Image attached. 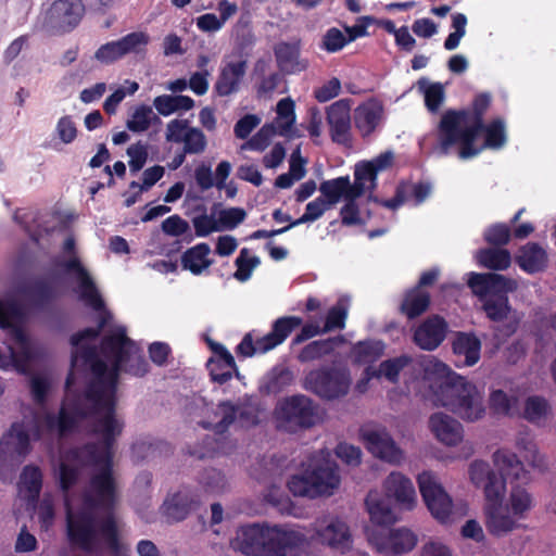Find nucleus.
<instances>
[{"label":"nucleus","instance_id":"obj_58","mask_svg":"<svg viewBox=\"0 0 556 556\" xmlns=\"http://www.w3.org/2000/svg\"><path fill=\"white\" fill-rule=\"evenodd\" d=\"M400 185L404 188L406 201L413 199L415 205H420L431 193V185L429 182L402 181Z\"/></svg>","mask_w":556,"mask_h":556},{"label":"nucleus","instance_id":"obj_59","mask_svg":"<svg viewBox=\"0 0 556 556\" xmlns=\"http://www.w3.org/2000/svg\"><path fill=\"white\" fill-rule=\"evenodd\" d=\"M80 478V468L62 462L59 466V486L67 494L74 488Z\"/></svg>","mask_w":556,"mask_h":556},{"label":"nucleus","instance_id":"obj_39","mask_svg":"<svg viewBox=\"0 0 556 556\" xmlns=\"http://www.w3.org/2000/svg\"><path fill=\"white\" fill-rule=\"evenodd\" d=\"M319 191L321 193L320 197L324 198V201L330 207L339 203L342 198L344 200L348 199V197L355 198L349 176L324 180L319 185Z\"/></svg>","mask_w":556,"mask_h":556},{"label":"nucleus","instance_id":"obj_57","mask_svg":"<svg viewBox=\"0 0 556 556\" xmlns=\"http://www.w3.org/2000/svg\"><path fill=\"white\" fill-rule=\"evenodd\" d=\"M275 135H278V128L273 124H265L255 135L245 141V149L263 151L269 146Z\"/></svg>","mask_w":556,"mask_h":556},{"label":"nucleus","instance_id":"obj_38","mask_svg":"<svg viewBox=\"0 0 556 556\" xmlns=\"http://www.w3.org/2000/svg\"><path fill=\"white\" fill-rule=\"evenodd\" d=\"M388 498H383L376 491L368 492L365 504L370 520L378 526H391L395 523L396 516L391 509Z\"/></svg>","mask_w":556,"mask_h":556},{"label":"nucleus","instance_id":"obj_7","mask_svg":"<svg viewBox=\"0 0 556 556\" xmlns=\"http://www.w3.org/2000/svg\"><path fill=\"white\" fill-rule=\"evenodd\" d=\"M467 285L481 301L482 309L490 320L500 323L508 318L513 311L508 294L518 288L515 279L496 273L471 271Z\"/></svg>","mask_w":556,"mask_h":556},{"label":"nucleus","instance_id":"obj_18","mask_svg":"<svg viewBox=\"0 0 556 556\" xmlns=\"http://www.w3.org/2000/svg\"><path fill=\"white\" fill-rule=\"evenodd\" d=\"M302 324L303 319L299 316H283L277 318L273 323L271 330L255 342L250 333H245V357L252 356L256 352L266 353L282 344Z\"/></svg>","mask_w":556,"mask_h":556},{"label":"nucleus","instance_id":"obj_60","mask_svg":"<svg viewBox=\"0 0 556 556\" xmlns=\"http://www.w3.org/2000/svg\"><path fill=\"white\" fill-rule=\"evenodd\" d=\"M349 43L346 36L337 27L327 29L323 36L320 48L328 53H336Z\"/></svg>","mask_w":556,"mask_h":556},{"label":"nucleus","instance_id":"obj_34","mask_svg":"<svg viewBox=\"0 0 556 556\" xmlns=\"http://www.w3.org/2000/svg\"><path fill=\"white\" fill-rule=\"evenodd\" d=\"M547 253L536 242L522 245L516 256V263L527 274H536L547 267Z\"/></svg>","mask_w":556,"mask_h":556},{"label":"nucleus","instance_id":"obj_63","mask_svg":"<svg viewBox=\"0 0 556 556\" xmlns=\"http://www.w3.org/2000/svg\"><path fill=\"white\" fill-rule=\"evenodd\" d=\"M200 483L206 492L218 493L224 490L226 485L225 476L220 470L215 468L205 469L200 476Z\"/></svg>","mask_w":556,"mask_h":556},{"label":"nucleus","instance_id":"obj_11","mask_svg":"<svg viewBox=\"0 0 556 556\" xmlns=\"http://www.w3.org/2000/svg\"><path fill=\"white\" fill-rule=\"evenodd\" d=\"M340 484L336 464L325 462L306 469L301 475L292 476L288 481L289 491L295 496L316 498L331 495Z\"/></svg>","mask_w":556,"mask_h":556},{"label":"nucleus","instance_id":"obj_52","mask_svg":"<svg viewBox=\"0 0 556 556\" xmlns=\"http://www.w3.org/2000/svg\"><path fill=\"white\" fill-rule=\"evenodd\" d=\"M484 132V144L481 147L489 149H500L506 142V131L503 119L495 118L488 125L483 123L482 131Z\"/></svg>","mask_w":556,"mask_h":556},{"label":"nucleus","instance_id":"obj_6","mask_svg":"<svg viewBox=\"0 0 556 556\" xmlns=\"http://www.w3.org/2000/svg\"><path fill=\"white\" fill-rule=\"evenodd\" d=\"M438 370H446L445 377L431 384L433 403L442 406L467 421H477L485 414L482 394L466 378L451 371L443 363L437 364Z\"/></svg>","mask_w":556,"mask_h":556},{"label":"nucleus","instance_id":"obj_30","mask_svg":"<svg viewBox=\"0 0 556 556\" xmlns=\"http://www.w3.org/2000/svg\"><path fill=\"white\" fill-rule=\"evenodd\" d=\"M429 427L435 438L445 445L455 446L463 439V426L446 414H432L429 418Z\"/></svg>","mask_w":556,"mask_h":556},{"label":"nucleus","instance_id":"obj_43","mask_svg":"<svg viewBox=\"0 0 556 556\" xmlns=\"http://www.w3.org/2000/svg\"><path fill=\"white\" fill-rule=\"evenodd\" d=\"M430 301L431 296L428 291L413 288L405 293L401 311L407 318L414 319L428 309Z\"/></svg>","mask_w":556,"mask_h":556},{"label":"nucleus","instance_id":"obj_41","mask_svg":"<svg viewBox=\"0 0 556 556\" xmlns=\"http://www.w3.org/2000/svg\"><path fill=\"white\" fill-rule=\"evenodd\" d=\"M210 253V245L205 242H201L189 248L181 255L182 269L189 270L193 275L202 274L204 269L212 265V260L208 257Z\"/></svg>","mask_w":556,"mask_h":556},{"label":"nucleus","instance_id":"obj_14","mask_svg":"<svg viewBox=\"0 0 556 556\" xmlns=\"http://www.w3.org/2000/svg\"><path fill=\"white\" fill-rule=\"evenodd\" d=\"M277 428L290 433L309 429L318 421V406L303 394L285 399L276 408Z\"/></svg>","mask_w":556,"mask_h":556},{"label":"nucleus","instance_id":"obj_1","mask_svg":"<svg viewBox=\"0 0 556 556\" xmlns=\"http://www.w3.org/2000/svg\"><path fill=\"white\" fill-rule=\"evenodd\" d=\"M106 319L102 317L97 327L85 328L71 337V344L74 348L71 358V369L81 363L88 366L92 377L88 380L90 383H98L112 397L116 399L118 377L123 367L125 371L141 377L148 372V363L143 356L138 355L135 342L127 337L126 329L116 328L109 334H105L100 342L101 354L112 361L111 367L99 357L94 345L87 342L97 339L104 328Z\"/></svg>","mask_w":556,"mask_h":556},{"label":"nucleus","instance_id":"obj_47","mask_svg":"<svg viewBox=\"0 0 556 556\" xmlns=\"http://www.w3.org/2000/svg\"><path fill=\"white\" fill-rule=\"evenodd\" d=\"M21 491L27 492V498L36 502L42 489V472L36 465H27L20 477Z\"/></svg>","mask_w":556,"mask_h":556},{"label":"nucleus","instance_id":"obj_37","mask_svg":"<svg viewBox=\"0 0 556 556\" xmlns=\"http://www.w3.org/2000/svg\"><path fill=\"white\" fill-rule=\"evenodd\" d=\"M386 348V343L378 339L357 341L351 348L352 362L355 365H371L384 355Z\"/></svg>","mask_w":556,"mask_h":556},{"label":"nucleus","instance_id":"obj_50","mask_svg":"<svg viewBox=\"0 0 556 556\" xmlns=\"http://www.w3.org/2000/svg\"><path fill=\"white\" fill-rule=\"evenodd\" d=\"M508 506L518 519H523L533 506V497L528 490L519 484L513 485L508 498Z\"/></svg>","mask_w":556,"mask_h":556},{"label":"nucleus","instance_id":"obj_28","mask_svg":"<svg viewBox=\"0 0 556 556\" xmlns=\"http://www.w3.org/2000/svg\"><path fill=\"white\" fill-rule=\"evenodd\" d=\"M386 497L396 504L412 509L416 503V491L412 480L401 472H391L383 482Z\"/></svg>","mask_w":556,"mask_h":556},{"label":"nucleus","instance_id":"obj_9","mask_svg":"<svg viewBox=\"0 0 556 556\" xmlns=\"http://www.w3.org/2000/svg\"><path fill=\"white\" fill-rule=\"evenodd\" d=\"M93 510L85 508L73 509L71 503H65V534L70 546L86 554L101 555L103 539L98 527ZM105 543V541H103Z\"/></svg>","mask_w":556,"mask_h":556},{"label":"nucleus","instance_id":"obj_64","mask_svg":"<svg viewBox=\"0 0 556 556\" xmlns=\"http://www.w3.org/2000/svg\"><path fill=\"white\" fill-rule=\"evenodd\" d=\"M184 149L185 153L189 154H200L206 148V138L203 131L195 127H190L185 136L184 140Z\"/></svg>","mask_w":556,"mask_h":556},{"label":"nucleus","instance_id":"obj_32","mask_svg":"<svg viewBox=\"0 0 556 556\" xmlns=\"http://www.w3.org/2000/svg\"><path fill=\"white\" fill-rule=\"evenodd\" d=\"M316 535L320 543L342 552L352 545L350 528L339 518L331 519L326 527L318 529Z\"/></svg>","mask_w":556,"mask_h":556},{"label":"nucleus","instance_id":"obj_16","mask_svg":"<svg viewBox=\"0 0 556 556\" xmlns=\"http://www.w3.org/2000/svg\"><path fill=\"white\" fill-rule=\"evenodd\" d=\"M422 500L431 515L441 523L451 518L453 502L432 471H422L417 477Z\"/></svg>","mask_w":556,"mask_h":556},{"label":"nucleus","instance_id":"obj_36","mask_svg":"<svg viewBox=\"0 0 556 556\" xmlns=\"http://www.w3.org/2000/svg\"><path fill=\"white\" fill-rule=\"evenodd\" d=\"M241 77H243V60L225 62L214 85V91L219 97L238 91Z\"/></svg>","mask_w":556,"mask_h":556},{"label":"nucleus","instance_id":"obj_54","mask_svg":"<svg viewBox=\"0 0 556 556\" xmlns=\"http://www.w3.org/2000/svg\"><path fill=\"white\" fill-rule=\"evenodd\" d=\"M152 118L159 121V117L153 114L152 108L142 104L134 111L126 126L132 132H143L149 129Z\"/></svg>","mask_w":556,"mask_h":556},{"label":"nucleus","instance_id":"obj_31","mask_svg":"<svg viewBox=\"0 0 556 556\" xmlns=\"http://www.w3.org/2000/svg\"><path fill=\"white\" fill-rule=\"evenodd\" d=\"M28 317L27 307L17 299L12 296L0 299V329H11L21 333Z\"/></svg>","mask_w":556,"mask_h":556},{"label":"nucleus","instance_id":"obj_25","mask_svg":"<svg viewBox=\"0 0 556 556\" xmlns=\"http://www.w3.org/2000/svg\"><path fill=\"white\" fill-rule=\"evenodd\" d=\"M362 439L366 448L375 456L391 464H399L403 458L402 450L384 430H364Z\"/></svg>","mask_w":556,"mask_h":556},{"label":"nucleus","instance_id":"obj_8","mask_svg":"<svg viewBox=\"0 0 556 556\" xmlns=\"http://www.w3.org/2000/svg\"><path fill=\"white\" fill-rule=\"evenodd\" d=\"M124 424L114 415L102 416L93 422L92 432L101 437V442H90L72 448L66 458L80 463L83 466L108 467L113 469L114 445L121 435Z\"/></svg>","mask_w":556,"mask_h":556},{"label":"nucleus","instance_id":"obj_15","mask_svg":"<svg viewBox=\"0 0 556 556\" xmlns=\"http://www.w3.org/2000/svg\"><path fill=\"white\" fill-rule=\"evenodd\" d=\"M63 251L72 256L58 265L62 267L66 274L75 275L78 283L79 299L96 311L102 309L104 307V301L90 273L76 254V242L73 237L65 239Z\"/></svg>","mask_w":556,"mask_h":556},{"label":"nucleus","instance_id":"obj_5","mask_svg":"<svg viewBox=\"0 0 556 556\" xmlns=\"http://www.w3.org/2000/svg\"><path fill=\"white\" fill-rule=\"evenodd\" d=\"M309 538L288 526L245 525V556H307Z\"/></svg>","mask_w":556,"mask_h":556},{"label":"nucleus","instance_id":"obj_2","mask_svg":"<svg viewBox=\"0 0 556 556\" xmlns=\"http://www.w3.org/2000/svg\"><path fill=\"white\" fill-rule=\"evenodd\" d=\"M491 94L480 92L475 96L470 109L446 110L438 125L437 143L432 152L437 156H447L457 149L462 160L477 156L482 148H476L475 141L483 128V117L491 105Z\"/></svg>","mask_w":556,"mask_h":556},{"label":"nucleus","instance_id":"obj_44","mask_svg":"<svg viewBox=\"0 0 556 556\" xmlns=\"http://www.w3.org/2000/svg\"><path fill=\"white\" fill-rule=\"evenodd\" d=\"M378 174L372 168L371 163L361 161L354 167V182L351 184L354 197L361 198L366 189L372 192L377 188Z\"/></svg>","mask_w":556,"mask_h":556},{"label":"nucleus","instance_id":"obj_23","mask_svg":"<svg viewBox=\"0 0 556 556\" xmlns=\"http://www.w3.org/2000/svg\"><path fill=\"white\" fill-rule=\"evenodd\" d=\"M200 505V495L186 488L168 494L161 506V511L168 522L174 523L187 519Z\"/></svg>","mask_w":556,"mask_h":556},{"label":"nucleus","instance_id":"obj_56","mask_svg":"<svg viewBox=\"0 0 556 556\" xmlns=\"http://www.w3.org/2000/svg\"><path fill=\"white\" fill-rule=\"evenodd\" d=\"M219 204H214L212 207V213L207 215L203 213L192 218V224L194 227V232L197 237L203 238L207 237L212 232L219 231V227L216 223V208Z\"/></svg>","mask_w":556,"mask_h":556},{"label":"nucleus","instance_id":"obj_12","mask_svg":"<svg viewBox=\"0 0 556 556\" xmlns=\"http://www.w3.org/2000/svg\"><path fill=\"white\" fill-rule=\"evenodd\" d=\"M28 428L24 421L12 424L10 430L0 440V480H5L7 471H12L13 462H21L30 452L29 432L40 439V426L37 418L30 420Z\"/></svg>","mask_w":556,"mask_h":556},{"label":"nucleus","instance_id":"obj_49","mask_svg":"<svg viewBox=\"0 0 556 556\" xmlns=\"http://www.w3.org/2000/svg\"><path fill=\"white\" fill-rule=\"evenodd\" d=\"M418 89L424 92L425 106L430 113H438L445 100L444 86L441 83L429 84L426 78L417 81Z\"/></svg>","mask_w":556,"mask_h":556},{"label":"nucleus","instance_id":"obj_19","mask_svg":"<svg viewBox=\"0 0 556 556\" xmlns=\"http://www.w3.org/2000/svg\"><path fill=\"white\" fill-rule=\"evenodd\" d=\"M369 541L386 556H400L413 551L418 539L412 530L397 528L375 531L369 535Z\"/></svg>","mask_w":556,"mask_h":556},{"label":"nucleus","instance_id":"obj_48","mask_svg":"<svg viewBox=\"0 0 556 556\" xmlns=\"http://www.w3.org/2000/svg\"><path fill=\"white\" fill-rule=\"evenodd\" d=\"M478 262L488 269L505 270L511 264V256L508 250L485 248L479 251Z\"/></svg>","mask_w":556,"mask_h":556},{"label":"nucleus","instance_id":"obj_29","mask_svg":"<svg viewBox=\"0 0 556 556\" xmlns=\"http://www.w3.org/2000/svg\"><path fill=\"white\" fill-rule=\"evenodd\" d=\"M452 350L455 356L456 366H473L481 355V341L473 332L458 331L452 342Z\"/></svg>","mask_w":556,"mask_h":556},{"label":"nucleus","instance_id":"obj_4","mask_svg":"<svg viewBox=\"0 0 556 556\" xmlns=\"http://www.w3.org/2000/svg\"><path fill=\"white\" fill-rule=\"evenodd\" d=\"M118 492L114 470L101 467L89 478L88 484L81 494L85 508L93 511H103L104 518L100 522L101 534L108 551L113 556L122 555V543L114 510L117 504Z\"/></svg>","mask_w":556,"mask_h":556},{"label":"nucleus","instance_id":"obj_51","mask_svg":"<svg viewBox=\"0 0 556 556\" xmlns=\"http://www.w3.org/2000/svg\"><path fill=\"white\" fill-rule=\"evenodd\" d=\"M206 368L210 372L212 381L219 384H223L231 379L233 371H236L237 378H240V374L237 370L235 359L210 358L206 363Z\"/></svg>","mask_w":556,"mask_h":556},{"label":"nucleus","instance_id":"obj_55","mask_svg":"<svg viewBox=\"0 0 556 556\" xmlns=\"http://www.w3.org/2000/svg\"><path fill=\"white\" fill-rule=\"evenodd\" d=\"M548 413L549 405L544 397L532 395L526 400L523 416L528 421L536 424L544 419Z\"/></svg>","mask_w":556,"mask_h":556},{"label":"nucleus","instance_id":"obj_61","mask_svg":"<svg viewBox=\"0 0 556 556\" xmlns=\"http://www.w3.org/2000/svg\"><path fill=\"white\" fill-rule=\"evenodd\" d=\"M161 227L163 232L168 236L179 237L188 233L187 241L190 242L193 239V236L190 233L189 223L177 214L164 219Z\"/></svg>","mask_w":556,"mask_h":556},{"label":"nucleus","instance_id":"obj_33","mask_svg":"<svg viewBox=\"0 0 556 556\" xmlns=\"http://www.w3.org/2000/svg\"><path fill=\"white\" fill-rule=\"evenodd\" d=\"M414 359L408 354H402L392 358L382 361L377 369H372L368 366L365 369L367 380L371 378H384L392 384L400 382V374L413 364Z\"/></svg>","mask_w":556,"mask_h":556},{"label":"nucleus","instance_id":"obj_46","mask_svg":"<svg viewBox=\"0 0 556 556\" xmlns=\"http://www.w3.org/2000/svg\"><path fill=\"white\" fill-rule=\"evenodd\" d=\"M153 105L159 114L168 116L178 111H189L194 106V100L182 94H162L153 100Z\"/></svg>","mask_w":556,"mask_h":556},{"label":"nucleus","instance_id":"obj_62","mask_svg":"<svg viewBox=\"0 0 556 556\" xmlns=\"http://www.w3.org/2000/svg\"><path fill=\"white\" fill-rule=\"evenodd\" d=\"M511 237L510 227L504 223L491 225L484 233V240L494 247L506 245Z\"/></svg>","mask_w":556,"mask_h":556},{"label":"nucleus","instance_id":"obj_21","mask_svg":"<svg viewBox=\"0 0 556 556\" xmlns=\"http://www.w3.org/2000/svg\"><path fill=\"white\" fill-rule=\"evenodd\" d=\"M326 122L332 142L350 148L353 138L349 100L340 99L331 103L326 109Z\"/></svg>","mask_w":556,"mask_h":556},{"label":"nucleus","instance_id":"obj_26","mask_svg":"<svg viewBox=\"0 0 556 556\" xmlns=\"http://www.w3.org/2000/svg\"><path fill=\"white\" fill-rule=\"evenodd\" d=\"M447 321L440 315L427 317L415 330L414 342L425 351L435 350L446 338Z\"/></svg>","mask_w":556,"mask_h":556},{"label":"nucleus","instance_id":"obj_10","mask_svg":"<svg viewBox=\"0 0 556 556\" xmlns=\"http://www.w3.org/2000/svg\"><path fill=\"white\" fill-rule=\"evenodd\" d=\"M493 460L500 471V476L495 472L491 473L485 481V507L502 505L507 479L522 480L526 482L530 479L522 462L514 452L506 448L497 450L493 454Z\"/></svg>","mask_w":556,"mask_h":556},{"label":"nucleus","instance_id":"obj_17","mask_svg":"<svg viewBox=\"0 0 556 556\" xmlns=\"http://www.w3.org/2000/svg\"><path fill=\"white\" fill-rule=\"evenodd\" d=\"M84 14L80 0H55L45 12L42 25L53 34H66L78 26Z\"/></svg>","mask_w":556,"mask_h":556},{"label":"nucleus","instance_id":"obj_13","mask_svg":"<svg viewBox=\"0 0 556 556\" xmlns=\"http://www.w3.org/2000/svg\"><path fill=\"white\" fill-rule=\"evenodd\" d=\"M351 372L346 367L324 366L311 370L304 388L321 400L333 401L345 396L351 388Z\"/></svg>","mask_w":556,"mask_h":556},{"label":"nucleus","instance_id":"obj_24","mask_svg":"<svg viewBox=\"0 0 556 556\" xmlns=\"http://www.w3.org/2000/svg\"><path fill=\"white\" fill-rule=\"evenodd\" d=\"M274 55L280 73L294 75L305 72L309 62L302 56V40L280 41L274 46Z\"/></svg>","mask_w":556,"mask_h":556},{"label":"nucleus","instance_id":"obj_20","mask_svg":"<svg viewBox=\"0 0 556 556\" xmlns=\"http://www.w3.org/2000/svg\"><path fill=\"white\" fill-rule=\"evenodd\" d=\"M197 401L201 403L202 410L207 414V418L198 424L204 429L212 430L215 434H224L238 417H243L242 407L231 401H222L216 407L208 406L203 397Z\"/></svg>","mask_w":556,"mask_h":556},{"label":"nucleus","instance_id":"obj_53","mask_svg":"<svg viewBox=\"0 0 556 556\" xmlns=\"http://www.w3.org/2000/svg\"><path fill=\"white\" fill-rule=\"evenodd\" d=\"M348 318V304L344 300L340 299L336 305L327 312L323 332H330L337 329H343Z\"/></svg>","mask_w":556,"mask_h":556},{"label":"nucleus","instance_id":"obj_42","mask_svg":"<svg viewBox=\"0 0 556 556\" xmlns=\"http://www.w3.org/2000/svg\"><path fill=\"white\" fill-rule=\"evenodd\" d=\"M343 342V336L312 341L300 351L298 358L301 363L320 359L321 357L331 354L336 346Z\"/></svg>","mask_w":556,"mask_h":556},{"label":"nucleus","instance_id":"obj_22","mask_svg":"<svg viewBox=\"0 0 556 556\" xmlns=\"http://www.w3.org/2000/svg\"><path fill=\"white\" fill-rule=\"evenodd\" d=\"M149 43V36L142 31H132L118 40L102 45L94 58L103 64H112L129 53H139Z\"/></svg>","mask_w":556,"mask_h":556},{"label":"nucleus","instance_id":"obj_40","mask_svg":"<svg viewBox=\"0 0 556 556\" xmlns=\"http://www.w3.org/2000/svg\"><path fill=\"white\" fill-rule=\"evenodd\" d=\"M277 116L271 123L278 128V135L287 138L296 136L295 124V103L291 98H283L278 101L276 108Z\"/></svg>","mask_w":556,"mask_h":556},{"label":"nucleus","instance_id":"obj_3","mask_svg":"<svg viewBox=\"0 0 556 556\" xmlns=\"http://www.w3.org/2000/svg\"><path fill=\"white\" fill-rule=\"evenodd\" d=\"M75 384V370L71 369L65 380V400L59 410L58 417L47 414L45 426L52 431L58 429L60 435L73 432L80 421L116 413L117 399L112 397L98 383H86L79 392L73 389Z\"/></svg>","mask_w":556,"mask_h":556},{"label":"nucleus","instance_id":"obj_27","mask_svg":"<svg viewBox=\"0 0 556 556\" xmlns=\"http://www.w3.org/2000/svg\"><path fill=\"white\" fill-rule=\"evenodd\" d=\"M384 114L382 103L371 98L354 110V125L362 138L370 137L379 127Z\"/></svg>","mask_w":556,"mask_h":556},{"label":"nucleus","instance_id":"obj_45","mask_svg":"<svg viewBox=\"0 0 556 556\" xmlns=\"http://www.w3.org/2000/svg\"><path fill=\"white\" fill-rule=\"evenodd\" d=\"M35 308L43 309L56 298L54 288L46 280H36L22 290Z\"/></svg>","mask_w":556,"mask_h":556},{"label":"nucleus","instance_id":"obj_35","mask_svg":"<svg viewBox=\"0 0 556 556\" xmlns=\"http://www.w3.org/2000/svg\"><path fill=\"white\" fill-rule=\"evenodd\" d=\"M484 511L486 529L495 536H502L519 528V519L516 518L513 513L510 515L503 505L485 507Z\"/></svg>","mask_w":556,"mask_h":556}]
</instances>
